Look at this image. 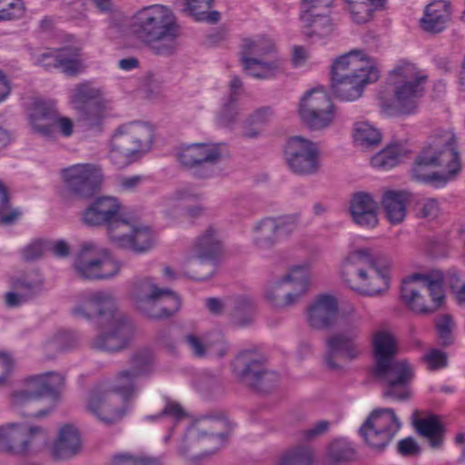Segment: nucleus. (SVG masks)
Masks as SVG:
<instances>
[{
	"mask_svg": "<svg viewBox=\"0 0 465 465\" xmlns=\"http://www.w3.org/2000/svg\"><path fill=\"white\" fill-rule=\"evenodd\" d=\"M73 312L82 318L99 317L101 331L92 341V347L95 350L116 351L124 349L134 337L133 322L116 308L114 298L110 292L82 293Z\"/></svg>",
	"mask_w": 465,
	"mask_h": 465,
	"instance_id": "obj_1",
	"label": "nucleus"
},
{
	"mask_svg": "<svg viewBox=\"0 0 465 465\" xmlns=\"http://www.w3.org/2000/svg\"><path fill=\"white\" fill-rule=\"evenodd\" d=\"M371 345L375 363L373 372L383 383V398L396 401L409 400L414 371L407 360L396 359L400 346L395 332L387 325L380 326L371 334Z\"/></svg>",
	"mask_w": 465,
	"mask_h": 465,
	"instance_id": "obj_2",
	"label": "nucleus"
},
{
	"mask_svg": "<svg viewBox=\"0 0 465 465\" xmlns=\"http://www.w3.org/2000/svg\"><path fill=\"white\" fill-rule=\"evenodd\" d=\"M461 168L457 138L451 129H437L428 138L411 169L414 180L441 186L454 179Z\"/></svg>",
	"mask_w": 465,
	"mask_h": 465,
	"instance_id": "obj_3",
	"label": "nucleus"
},
{
	"mask_svg": "<svg viewBox=\"0 0 465 465\" xmlns=\"http://www.w3.org/2000/svg\"><path fill=\"white\" fill-rule=\"evenodd\" d=\"M131 29L155 54L170 55L176 49L179 25L174 14L166 5H152L137 11Z\"/></svg>",
	"mask_w": 465,
	"mask_h": 465,
	"instance_id": "obj_4",
	"label": "nucleus"
},
{
	"mask_svg": "<svg viewBox=\"0 0 465 465\" xmlns=\"http://www.w3.org/2000/svg\"><path fill=\"white\" fill-rule=\"evenodd\" d=\"M342 275L347 285L364 296H376L389 288L386 266L373 257L369 249L351 252L343 264Z\"/></svg>",
	"mask_w": 465,
	"mask_h": 465,
	"instance_id": "obj_5",
	"label": "nucleus"
},
{
	"mask_svg": "<svg viewBox=\"0 0 465 465\" xmlns=\"http://www.w3.org/2000/svg\"><path fill=\"white\" fill-rule=\"evenodd\" d=\"M401 297L406 307L419 314L432 313L443 303L440 277L414 273L402 281Z\"/></svg>",
	"mask_w": 465,
	"mask_h": 465,
	"instance_id": "obj_6",
	"label": "nucleus"
},
{
	"mask_svg": "<svg viewBox=\"0 0 465 465\" xmlns=\"http://www.w3.org/2000/svg\"><path fill=\"white\" fill-rule=\"evenodd\" d=\"M134 306L152 319H164L174 314L181 306L179 296L169 289L159 288L149 278L137 280L130 292Z\"/></svg>",
	"mask_w": 465,
	"mask_h": 465,
	"instance_id": "obj_7",
	"label": "nucleus"
},
{
	"mask_svg": "<svg viewBox=\"0 0 465 465\" xmlns=\"http://www.w3.org/2000/svg\"><path fill=\"white\" fill-rule=\"evenodd\" d=\"M276 46L265 36L245 38L242 43V64L244 72L256 79H270L282 71L284 61L274 55Z\"/></svg>",
	"mask_w": 465,
	"mask_h": 465,
	"instance_id": "obj_8",
	"label": "nucleus"
},
{
	"mask_svg": "<svg viewBox=\"0 0 465 465\" xmlns=\"http://www.w3.org/2000/svg\"><path fill=\"white\" fill-rule=\"evenodd\" d=\"M394 85V100L390 114H409L414 112L418 100L423 95L426 76L410 63H403L390 74Z\"/></svg>",
	"mask_w": 465,
	"mask_h": 465,
	"instance_id": "obj_9",
	"label": "nucleus"
},
{
	"mask_svg": "<svg viewBox=\"0 0 465 465\" xmlns=\"http://www.w3.org/2000/svg\"><path fill=\"white\" fill-rule=\"evenodd\" d=\"M153 142V130L144 123L133 122L120 126L112 137L110 159L118 167L133 162L137 153L146 152Z\"/></svg>",
	"mask_w": 465,
	"mask_h": 465,
	"instance_id": "obj_10",
	"label": "nucleus"
},
{
	"mask_svg": "<svg viewBox=\"0 0 465 465\" xmlns=\"http://www.w3.org/2000/svg\"><path fill=\"white\" fill-rule=\"evenodd\" d=\"M265 358L252 351L241 352L234 363V372L243 384L256 391L268 394L280 384L279 375L264 366Z\"/></svg>",
	"mask_w": 465,
	"mask_h": 465,
	"instance_id": "obj_11",
	"label": "nucleus"
},
{
	"mask_svg": "<svg viewBox=\"0 0 465 465\" xmlns=\"http://www.w3.org/2000/svg\"><path fill=\"white\" fill-rule=\"evenodd\" d=\"M74 270L78 277L84 280H103L114 277L120 269V263L107 252L93 242H85L74 260Z\"/></svg>",
	"mask_w": 465,
	"mask_h": 465,
	"instance_id": "obj_12",
	"label": "nucleus"
},
{
	"mask_svg": "<svg viewBox=\"0 0 465 465\" xmlns=\"http://www.w3.org/2000/svg\"><path fill=\"white\" fill-rule=\"evenodd\" d=\"M401 422L394 410L375 409L360 428L365 442L373 450H382L400 430Z\"/></svg>",
	"mask_w": 465,
	"mask_h": 465,
	"instance_id": "obj_13",
	"label": "nucleus"
},
{
	"mask_svg": "<svg viewBox=\"0 0 465 465\" xmlns=\"http://www.w3.org/2000/svg\"><path fill=\"white\" fill-rule=\"evenodd\" d=\"M176 157L184 168L193 170L201 178H208L214 173V165L223 159V144L195 143L182 145L177 149Z\"/></svg>",
	"mask_w": 465,
	"mask_h": 465,
	"instance_id": "obj_14",
	"label": "nucleus"
},
{
	"mask_svg": "<svg viewBox=\"0 0 465 465\" xmlns=\"http://www.w3.org/2000/svg\"><path fill=\"white\" fill-rule=\"evenodd\" d=\"M309 279L304 266H295L266 292V299L277 308L296 304L307 292Z\"/></svg>",
	"mask_w": 465,
	"mask_h": 465,
	"instance_id": "obj_15",
	"label": "nucleus"
},
{
	"mask_svg": "<svg viewBox=\"0 0 465 465\" xmlns=\"http://www.w3.org/2000/svg\"><path fill=\"white\" fill-rule=\"evenodd\" d=\"M360 333L359 323H354L342 331L332 333L326 339L324 360L328 369L341 370L340 360L352 361L361 355Z\"/></svg>",
	"mask_w": 465,
	"mask_h": 465,
	"instance_id": "obj_16",
	"label": "nucleus"
},
{
	"mask_svg": "<svg viewBox=\"0 0 465 465\" xmlns=\"http://www.w3.org/2000/svg\"><path fill=\"white\" fill-rule=\"evenodd\" d=\"M45 429L38 426L25 427L15 423L0 426V451L24 455L36 445L46 442Z\"/></svg>",
	"mask_w": 465,
	"mask_h": 465,
	"instance_id": "obj_17",
	"label": "nucleus"
},
{
	"mask_svg": "<svg viewBox=\"0 0 465 465\" xmlns=\"http://www.w3.org/2000/svg\"><path fill=\"white\" fill-rule=\"evenodd\" d=\"M126 220L122 203L112 196L98 197L83 212L84 223L92 227H105L110 241Z\"/></svg>",
	"mask_w": 465,
	"mask_h": 465,
	"instance_id": "obj_18",
	"label": "nucleus"
},
{
	"mask_svg": "<svg viewBox=\"0 0 465 465\" xmlns=\"http://www.w3.org/2000/svg\"><path fill=\"white\" fill-rule=\"evenodd\" d=\"M285 160L290 170L298 175H314L321 167L317 144L299 135L288 140L285 147Z\"/></svg>",
	"mask_w": 465,
	"mask_h": 465,
	"instance_id": "obj_19",
	"label": "nucleus"
},
{
	"mask_svg": "<svg viewBox=\"0 0 465 465\" xmlns=\"http://www.w3.org/2000/svg\"><path fill=\"white\" fill-rule=\"evenodd\" d=\"M63 179L67 192L76 198L93 197L104 179L100 166L93 163H78L63 170Z\"/></svg>",
	"mask_w": 465,
	"mask_h": 465,
	"instance_id": "obj_20",
	"label": "nucleus"
},
{
	"mask_svg": "<svg viewBox=\"0 0 465 465\" xmlns=\"http://www.w3.org/2000/svg\"><path fill=\"white\" fill-rule=\"evenodd\" d=\"M334 106L322 89L307 92L301 100L299 114L302 123L311 130H322L334 120Z\"/></svg>",
	"mask_w": 465,
	"mask_h": 465,
	"instance_id": "obj_21",
	"label": "nucleus"
},
{
	"mask_svg": "<svg viewBox=\"0 0 465 465\" xmlns=\"http://www.w3.org/2000/svg\"><path fill=\"white\" fill-rule=\"evenodd\" d=\"M191 253L194 254L196 260L191 261L192 264L206 265L208 270L203 274H197V280H208L216 271V263L222 254V242L219 238L218 231L213 226L208 227L201 235L197 237L191 247Z\"/></svg>",
	"mask_w": 465,
	"mask_h": 465,
	"instance_id": "obj_22",
	"label": "nucleus"
},
{
	"mask_svg": "<svg viewBox=\"0 0 465 465\" xmlns=\"http://www.w3.org/2000/svg\"><path fill=\"white\" fill-rule=\"evenodd\" d=\"M298 215L265 217L255 223L252 228V243L261 251L273 248L283 233H288L297 224Z\"/></svg>",
	"mask_w": 465,
	"mask_h": 465,
	"instance_id": "obj_23",
	"label": "nucleus"
},
{
	"mask_svg": "<svg viewBox=\"0 0 465 465\" xmlns=\"http://www.w3.org/2000/svg\"><path fill=\"white\" fill-rule=\"evenodd\" d=\"M64 383V377L58 372L29 376L25 380V388L13 393L15 404H23L42 397H57Z\"/></svg>",
	"mask_w": 465,
	"mask_h": 465,
	"instance_id": "obj_24",
	"label": "nucleus"
},
{
	"mask_svg": "<svg viewBox=\"0 0 465 465\" xmlns=\"http://www.w3.org/2000/svg\"><path fill=\"white\" fill-rule=\"evenodd\" d=\"M111 242L119 248L141 254L149 252L153 247V236L148 227L126 220L121 223Z\"/></svg>",
	"mask_w": 465,
	"mask_h": 465,
	"instance_id": "obj_25",
	"label": "nucleus"
},
{
	"mask_svg": "<svg viewBox=\"0 0 465 465\" xmlns=\"http://www.w3.org/2000/svg\"><path fill=\"white\" fill-rule=\"evenodd\" d=\"M338 315V301L329 294L319 295L307 309L309 325L318 330L331 328L337 322Z\"/></svg>",
	"mask_w": 465,
	"mask_h": 465,
	"instance_id": "obj_26",
	"label": "nucleus"
},
{
	"mask_svg": "<svg viewBox=\"0 0 465 465\" xmlns=\"http://www.w3.org/2000/svg\"><path fill=\"white\" fill-rule=\"evenodd\" d=\"M379 77V70H371L366 74L331 79V91L333 96L341 101H354L362 95L367 84L376 82Z\"/></svg>",
	"mask_w": 465,
	"mask_h": 465,
	"instance_id": "obj_27",
	"label": "nucleus"
},
{
	"mask_svg": "<svg viewBox=\"0 0 465 465\" xmlns=\"http://www.w3.org/2000/svg\"><path fill=\"white\" fill-rule=\"evenodd\" d=\"M378 70L372 63L357 51L344 54L338 57L331 65V79L352 77Z\"/></svg>",
	"mask_w": 465,
	"mask_h": 465,
	"instance_id": "obj_28",
	"label": "nucleus"
},
{
	"mask_svg": "<svg viewBox=\"0 0 465 465\" xmlns=\"http://www.w3.org/2000/svg\"><path fill=\"white\" fill-rule=\"evenodd\" d=\"M377 203L368 193L358 192L351 195L349 211L352 221L362 227H374L378 223Z\"/></svg>",
	"mask_w": 465,
	"mask_h": 465,
	"instance_id": "obj_29",
	"label": "nucleus"
},
{
	"mask_svg": "<svg viewBox=\"0 0 465 465\" xmlns=\"http://www.w3.org/2000/svg\"><path fill=\"white\" fill-rule=\"evenodd\" d=\"M82 450V440L78 430L70 424L62 426L53 442L51 452L57 460H66Z\"/></svg>",
	"mask_w": 465,
	"mask_h": 465,
	"instance_id": "obj_30",
	"label": "nucleus"
},
{
	"mask_svg": "<svg viewBox=\"0 0 465 465\" xmlns=\"http://www.w3.org/2000/svg\"><path fill=\"white\" fill-rule=\"evenodd\" d=\"M112 394L103 387L95 388L88 401V410L105 424L119 421L124 415L122 409H113Z\"/></svg>",
	"mask_w": 465,
	"mask_h": 465,
	"instance_id": "obj_31",
	"label": "nucleus"
},
{
	"mask_svg": "<svg viewBox=\"0 0 465 465\" xmlns=\"http://www.w3.org/2000/svg\"><path fill=\"white\" fill-rule=\"evenodd\" d=\"M191 353L197 358L207 356L223 357L227 352V346L222 338L217 335L215 340L209 336H200L194 333H189L183 338Z\"/></svg>",
	"mask_w": 465,
	"mask_h": 465,
	"instance_id": "obj_32",
	"label": "nucleus"
},
{
	"mask_svg": "<svg viewBox=\"0 0 465 465\" xmlns=\"http://www.w3.org/2000/svg\"><path fill=\"white\" fill-rule=\"evenodd\" d=\"M450 20L449 3L444 0H434L426 6L424 15L420 19V26L427 33L438 34L445 29Z\"/></svg>",
	"mask_w": 465,
	"mask_h": 465,
	"instance_id": "obj_33",
	"label": "nucleus"
},
{
	"mask_svg": "<svg viewBox=\"0 0 465 465\" xmlns=\"http://www.w3.org/2000/svg\"><path fill=\"white\" fill-rule=\"evenodd\" d=\"M418 411L413 413V425L418 433L427 439L433 449L440 448L443 441L444 428L438 416L430 414L424 418L418 417Z\"/></svg>",
	"mask_w": 465,
	"mask_h": 465,
	"instance_id": "obj_34",
	"label": "nucleus"
},
{
	"mask_svg": "<svg viewBox=\"0 0 465 465\" xmlns=\"http://www.w3.org/2000/svg\"><path fill=\"white\" fill-rule=\"evenodd\" d=\"M407 194L400 191H387L384 193L381 204L386 218L392 224L400 223L406 215Z\"/></svg>",
	"mask_w": 465,
	"mask_h": 465,
	"instance_id": "obj_35",
	"label": "nucleus"
},
{
	"mask_svg": "<svg viewBox=\"0 0 465 465\" xmlns=\"http://www.w3.org/2000/svg\"><path fill=\"white\" fill-rule=\"evenodd\" d=\"M213 0H177L182 11L193 16L197 21H206L215 24L220 20V13L209 12Z\"/></svg>",
	"mask_w": 465,
	"mask_h": 465,
	"instance_id": "obj_36",
	"label": "nucleus"
},
{
	"mask_svg": "<svg viewBox=\"0 0 465 465\" xmlns=\"http://www.w3.org/2000/svg\"><path fill=\"white\" fill-rule=\"evenodd\" d=\"M255 315L254 302L246 296L231 298L230 316L234 324L247 326L253 322Z\"/></svg>",
	"mask_w": 465,
	"mask_h": 465,
	"instance_id": "obj_37",
	"label": "nucleus"
},
{
	"mask_svg": "<svg viewBox=\"0 0 465 465\" xmlns=\"http://www.w3.org/2000/svg\"><path fill=\"white\" fill-rule=\"evenodd\" d=\"M325 459L331 464L350 462L356 459V450L347 440L335 439L326 448Z\"/></svg>",
	"mask_w": 465,
	"mask_h": 465,
	"instance_id": "obj_38",
	"label": "nucleus"
},
{
	"mask_svg": "<svg viewBox=\"0 0 465 465\" xmlns=\"http://www.w3.org/2000/svg\"><path fill=\"white\" fill-rule=\"evenodd\" d=\"M103 93L101 89L93 86L89 83L76 85L71 92L70 101L75 107H86L97 103H102Z\"/></svg>",
	"mask_w": 465,
	"mask_h": 465,
	"instance_id": "obj_39",
	"label": "nucleus"
},
{
	"mask_svg": "<svg viewBox=\"0 0 465 465\" xmlns=\"http://www.w3.org/2000/svg\"><path fill=\"white\" fill-rule=\"evenodd\" d=\"M406 151L400 144H391L371 158L374 167L388 170L396 166L405 156Z\"/></svg>",
	"mask_w": 465,
	"mask_h": 465,
	"instance_id": "obj_40",
	"label": "nucleus"
},
{
	"mask_svg": "<svg viewBox=\"0 0 465 465\" xmlns=\"http://www.w3.org/2000/svg\"><path fill=\"white\" fill-rule=\"evenodd\" d=\"M223 441V434H214L212 432L209 435L205 430L193 427L187 431L185 435L183 444L181 447V452L185 455V449L187 446H197L203 449L209 446L212 442L222 444Z\"/></svg>",
	"mask_w": 465,
	"mask_h": 465,
	"instance_id": "obj_41",
	"label": "nucleus"
},
{
	"mask_svg": "<svg viewBox=\"0 0 465 465\" xmlns=\"http://www.w3.org/2000/svg\"><path fill=\"white\" fill-rule=\"evenodd\" d=\"M138 378L131 370H123L119 371L114 377V383L111 386V391L121 395L124 400L133 397L137 390Z\"/></svg>",
	"mask_w": 465,
	"mask_h": 465,
	"instance_id": "obj_42",
	"label": "nucleus"
},
{
	"mask_svg": "<svg viewBox=\"0 0 465 465\" xmlns=\"http://www.w3.org/2000/svg\"><path fill=\"white\" fill-rule=\"evenodd\" d=\"M351 18L358 24L368 22L376 9L384 6L385 0H367V2H356L346 0Z\"/></svg>",
	"mask_w": 465,
	"mask_h": 465,
	"instance_id": "obj_43",
	"label": "nucleus"
},
{
	"mask_svg": "<svg viewBox=\"0 0 465 465\" xmlns=\"http://www.w3.org/2000/svg\"><path fill=\"white\" fill-rule=\"evenodd\" d=\"M43 282L44 280L39 272L31 271L15 278L12 286L14 290L21 291L32 298L41 291Z\"/></svg>",
	"mask_w": 465,
	"mask_h": 465,
	"instance_id": "obj_44",
	"label": "nucleus"
},
{
	"mask_svg": "<svg viewBox=\"0 0 465 465\" xmlns=\"http://www.w3.org/2000/svg\"><path fill=\"white\" fill-rule=\"evenodd\" d=\"M353 138L359 145L368 148L380 143V132L367 122H358L354 124Z\"/></svg>",
	"mask_w": 465,
	"mask_h": 465,
	"instance_id": "obj_45",
	"label": "nucleus"
},
{
	"mask_svg": "<svg viewBox=\"0 0 465 465\" xmlns=\"http://www.w3.org/2000/svg\"><path fill=\"white\" fill-rule=\"evenodd\" d=\"M302 22L307 26L305 35L308 37H325L330 35L334 29V25L332 24L331 19L327 15L312 16L310 14V19Z\"/></svg>",
	"mask_w": 465,
	"mask_h": 465,
	"instance_id": "obj_46",
	"label": "nucleus"
},
{
	"mask_svg": "<svg viewBox=\"0 0 465 465\" xmlns=\"http://www.w3.org/2000/svg\"><path fill=\"white\" fill-rule=\"evenodd\" d=\"M79 55L80 49L77 47H64L60 49L58 67L67 74L73 75L77 74L82 67V63L78 59Z\"/></svg>",
	"mask_w": 465,
	"mask_h": 465,
	"instance_id": "obj_47",
	"label": "nucleus"
},
{
	"mask_svg": "<svg viewBox=\"0 0 465 465\" xmlns=\"http://www.w3.org/2000/svg\"><path fill=\"white\" fill-rule=\"evenodd\" d=\"M314 450L312 446L299 445L282 458V465H312L313 461Z\"/></svg>",
	"mask_w": 465,
	"mask_h": 465,
	"instance_id": "obj_48",
	"label": "nucleus"
},
{
	"mask_svg": "<svg viewBox=\"0 0 465 465\" xmlns=\"http://www.w3.org/2000/svg\"><path fill=\"white\" fill-rule=\"evenodd\" d=\"M138 379L147 376L153 371V356L149 351H138L130 359V368Z\"/></svg>",
	"mask_w": 465,
	"mask_h": 465,
	"instance_id": "obj_49",
	"label": "nucleus"
},
{
	"mask_svg": "<svg viewBox=\"0 0 465 465\" xmlns=\"http://www.w3.org/2000/svg\"><path fill=\"white\" fill-rule=\"evenodd\" d=\"M104 116V105L97 103L84 108L82 114L83 125L89 130H101Z\"/></svg>",
	"mask_w": 465,
	"mask_h": 465,
	"instance_id": "obj_50",
	"label": "nucleus"
},
{
	"mask_svg": "<svg viewBox=\"0 0 465 465\" xmlns=\"http://www.w3.org/2000/svg\"><path fill=\"white\" fill-rule=\"evenodd\" d=\"M331 428V422L326 420H319L310 427L301 430L297 433V439L301 442H310L325 435Z\"/></svg>",
	"mask_w": 465,
	"mask_h": 465,
	"instance_id": "obj_51",
	"label": "nucleus"
},
{
	"mask_svg": "<svg viewBox=\"0 0 465 465\" xmlns=\"http://www.w3.org/2000/svg\"><path fill=\"white\" fill-rule=\"evenodd\" d=\"M23 0H0V20H13L23 16Z\"/></svg>",
	"mask_w": 465,
	"mask_h": 465,
	"instance_id": "obj_52",
	"label": "nucleus"
},
{
	"mask_svg": "<svg viewBox=\"0 0 465 465\" xmlns=\"http://www.w3.org/2000/svg\"><path fill=\"white\" fill-rule=\"evenodd\" d=\"M454 327L453 321L451 317L448 314L441 315L437 322L436 328L438 331L439 339L440 341V344L442 346H450L454 341V337L452 334V330Z\"/></svg>",
	"mask_w": 465,
	"mask_h": 465,
	"instance_id": "obj_53",
	"label": "nucleus"
},
{
	"mask_svg": "<svg viewBox=\"0 0 465 465\" xmlns=\"http://www.w3.org/2000/svg\"><path fill=\"white\" fill-rule=\"evenodd\" d=\"M9 209V196L6 188L0 182V222L4 224H11L16 221L21 213L18 209H14L8 213H5Z\"/></svg>",
	"mask_w": 465,
	"mask_h": 465,
	"instance_id": "obj_54",
	"label": "nucleus"
},
{
	"mask_svg": "<svg viewBox=\"0 0 465 465\" xmlns=\"http://www.w3.org/2000/svg\"><path fill=\"white\" fill-rule=\"evenodd\" d=\"M48 249V241L35 240L22 249L21 254L25 261L30 262L40 258Z\"/></svg>",
	"mask_w": 465,
	"mask_h": 465,
	"instance_id": "obj_55",
	"label": "nucleus"
},
{
	"mask_svg": "<svg viewBox=\"0 0 465 465\" xmlns=\"http://www.w3.org/2000/svg\"><path fill=\"white\" fill-rule=\"evenodd\" d=\"M60 57V49L54 51H43L33 54V59L36 64L42 65L46 69L58 67Z\"/></svg>",
	"mask_w": 465,
	"mask_h": 465,
	"instance_id": "obj_56",
	"label": "nucleus"
},
{
	"mask_svg": "<svg viewBox=\"0 0 465 465\" xmlns=\"http://www.w3.org/2000/svg\"><path fill=\"white\" fill-rule=\"evenodd\" d=\"M446 282L460 303H465V282L461 281L460 275L455 272H450Z\"/></svg>",
	"mask_w": 465,
	"mask_h": 465,
	"instance_id": "obj_57",
	"label": "nucleus"
},
{
	"mask_svg": "<svg viewBox=\"0 0 465 465\" xmlns=\"http://www.w3.org/2000/svg\"><path fill=\"white\" fill-rule=\"evenodd\" d=\"M423 361L430 370L441 369L447 365V354L440 350L432 349L423 356Z\"/></svg>",
	"mask_w": 465,
	"mask_h": 465,
	"instance_id": "obj_58",
	"label": "nucleus"
},
{
	"mask_svg": "<svg viewBox=\"0 0 465 465\" xmlns=\"http://www.w3.org/2000/svg\"><path fill=\"white\" fill-rule=\"evenodd\" d=\"M205 305L213 315L217 316L226 312L230 314L231 298L224 301L213 297L208 298L205 301Z\"/></svg>",
	"mask_w": 465,
	"mask_h": 465,
	"instance_id": "obj_59",
	"label": "nucleus"
},
{
	"mask_svg": "<svg viewBox=\"0 0 465 465\" xmlns=\"http://www.w3.org/2000/svg\"><path fill=\"white\" fill-rule=\"evenodd\" d=\"M236 101V98H232V95L229 96L227 103L223 104V110L221 112V120L224 124H232L236 120V116L238 114Z\"/></svg>",
	"mask_w": 465,
	"mask_h": 465,
	"instance_id": "obj_60",
	"label": "nucleus"
},
{
	"mask_svg": "<svg viewBox=\"0 0 465 465\" xmlns=\"http://www.w3.org/2000/svg\"><path fill=\"white\" fill-rule=\"evenodd\" d=\"M193 260H196V258L194 257V254L193 253H191L185 258V261H184V271L183 272V275H185L191 279H193L195 281H198L196 278H195V275L197 274H203L207 272L208 270V267L206 265H197L196 267H194L193 264H192V262L190 261H193Z\"/></svg>",
	"mask_w": 465,
	"mask_h": 465,
	"instance_id": "obj_61",
	"label": "nucleus"
},
{
	"mask_svg": "<svg viewBox=\"0 0 465 465\" xmlns=\"http://www.w3.org/2000/svg\"><path fill=\"white\" fill-rule=\"evenodd\" d=\"M398 451L402 456H415L420 451L419 444L411 438H406L398 442Z\"/></svg>",
	"mask_w": 465,
	"mask_h": 465,
	"instance_id": "obj_62",
	"label": "nucleus"
},
{
	"mask_svg": "<svg viewBox=\"0 0 465 465\" xmlns=\"http://www.w3.org/2000/svg\"><path fill=\"white\" fill-rule=\"evenodd\" d=\"M54 128L64 137H69L74 132L73 121L65 116H55L53 118Z\"/></svg>",
	"mask_w": 465,
	"mask_h": 465,
	"instance_id": "obj_63",
	"label": "nucleus"
},
{
	"mask_svg": "<svg viewBox=\"0 0 465 465\" xmlns=\"http://www.w3.org/2000/svg\"><path fill=\"white\" fill-rule=\"evenodd\" d=\"M143 181L141 175L124 176L120 175L116 178L117 185L122 191L130 192L135 189Z\"/></svg>",
	"mask_w": 465,
	"mask_h": 465,
	"instance_id": "obj_64",
	"label": "nucleus"
}]
</instances>
